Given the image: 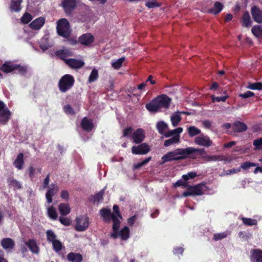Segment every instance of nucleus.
<instances>
[{
	"mask_svg": "<svg viewBox=\"0 0 262 262\" xmlns=\"http://www.w3.org/2000/svg\"><path fill=\"white\" fill-rule=\"evenodd\" d=\"M202 154L204 149L195 148L189 147L185 148H177L176 150L167 152L162 157L163 161L160 163L163 164L165 162L172 161H178L187 158L190 155L195 152Z\"/></svg>",
	"mask_w": 262,
	"mask_h": 262,
	"instance_id": "f257e3e1",
	"label": "nucleus"
},
{
	"mask_svg": "<svg viewBox=\"0 0 262 262\" xmlns=\"http://www.w3.org/2000/svg\"><path fill=\"white\" fill-rule=\"evenodd\" d=\"M171 103V99L165 95L154 99L146 105V108L150 112H157L161 108H168Z\"/></svg>",
	"mask_w": 262,
	"mask_h": 262,
	"instance_id": "f03ea898",
	"label": "nucleus"
},
{
	"mask_svg": "<svg viewBox=\"0 0 262 262\" xmlns=\"http://www.w3.org/2000/svg\"><path fill=\"white\" fill-rule=\"evenodd\" d=\"M74 77L69 74H66L60 79L58 86L60 91L65 93L73 86L74 83Z\"/></svg>",
	"mask_w": 262,
	"mask_h": 262,
	"instance_id": "7ed1b4c3",
	"label": "nucleus"
},
{
	"mask_svg": "<svg viewBox=\"0 0 262 262\" xmlns=\"http://www.w3.org/2000/svg\"><path fill=\"white\" fill-rule=\"evenodd\" d=\"M57 31L58 34L65 38H68L70 35V25L66 18H61L57 22Z\"/></svg>",
	"mask_w": 262,
	"mask_h": 262,
	"instance_id": "20e7f679",
	"label": "nucleus"
},
{
	"mask_svg": "<svg viewBox=\"0 0 262 262\" xmlns=\"http://www.w3.org/2000/svg\"><path fill=\"white\" fill-rule=\"evenodd\" d=\"M89 225V218L86 216H79L76 218L75 229L76 231H84L88 228Z\"/></svg>",
	"mask_w": 262,
	"mask_h": 262,
	"instance_id": "39448f33",
	"label": "nucleus"
},
{
	"mask_svg": "<svg viewBox=\"0 0 262 262\" xmlns=\"http://www.w3.org/2000/svg\"><path fill=\"white\" fill-rule=\"evenodd\" d=\"M11 113L6 105L0 100V123L5 124L11 118Z\"/></svg>",
	"mask_w": 262,
	"mask_h": 262,
	"instance_id": "423d86ee",
	"label": "nucleus"
},
{
	"mask_svg": "<svg viewBox=\"0 0 262 262\" xmlns=\"http://www.w3.org/2000/svg\"><path fill=\"white\" fill-rule=\"evenodd\" d=\"M205 186L204 185L199 184L193 187H189L187 190L183 193V196L186 197L189 195H201L205 191Z\"/></svg>",
	"mask_w": 262,
	"mask_h": 262,
	"instance_id": "0eeeda50",
	"label": "nucleus"
},
{
	"mask_svg": "<svg viewBox=\"0 0 262 262\" xmlns=\"http://www.w3.org/2000/svg\"><path fill=\"white\" fill-rule=\"evenodd\" d=\"M113 210L114 213L112 214V220L113 222V229L116 231L120 227V220L122 219V216L119 213V207L117 205H114Z\"/></svg>",
	"mask_w": 262,
	"mask_h": 262,
	"instance_id": "6e6552de",
	"label": "nucleus"
},
{
	"mask_svg": "<svg viewBox=\"0 0 262 262\" xmlns=\"http://www.w3.org/2000/svg\"><path fill=\"white\" fill-rule=\"evenodd\" d=\"M150 150L149 145L145 143L138 146H133L132 148V152L134 155H145Z\"/></svg>",
	"mask_w": 262,
	"mask_h": 262,
	"instance_id": "1a4fd4ad",
	"label": "nucleus"
},
{
	"mask_svg": "<svg viewBox=\"0 0 262 262\" xmlns=\"http://www.w3.org/2000/svg\"><path fill=\"white\" fill-rule=\"evenodd\" d=\"M194 142L198 145L207 147L210 146L212 144V141L210 139L209 137L204 135L195 138Z\"/></svg>",
	"mask_w": 262,
	"mask_h": 262,
	"instance_id": "9d476101",
	"label": "nucleus"
},
{
	"mask_svg": "<svg viewBox=\"0 0 262 262\" xmlns=\"http://www.w3.org/2000/svg\"><path fill=\"white\" fill-rule=\"evenodd\" d=\"M65 62L71 68L74 69H80L84 65V62L83 60L73 58L65 59Z\"/></svg>",
	"mask_w": 262,
	"mask_h": 262,
	"instance_id": "9b49d317",
	"label": "nucleus"
},
{
	"mask_svg": "<svg viewBox=\"0 0 262 262\" xmlns=\"http://www.w3.org/2000/svg\"><path fill=\"white\" fill-rule=\"evenodd\" d=\"M145 137V133L142 128H138L133 133L132 139L133 142L136 144L141 143Z\"/></svg>",
	"mask_w": 262,
	"mask_h": 262,
	"instance_id": "f8f14e48",
	"label": "nucleus"
},
{
	"mask_svg": "<svg viewBox=\"0 0 262 262\" xmlns=\"http://www.w3.org/2000/svg\"><path fill=\"white\" fill-rule=\"evenodd\" d=\"M17 69H19L20 71L22 70L25 71L26 70V69L24 67L20 68L19 66L12 64L10 62H6L0 68L2 71L7 73L11 72Z\"/></svg>",
	"mask_w": 262,
	"mask_h": 262,
	"instance_id": "ddd939ff",
	"label": "nucleus"
},
{
	"mask_svg": "<svg viewBox=\"0 0 262 262\" xmlns=\"http://www.w3.org/2000/svg\"><path fill=\"white\" fill-rule=\"evenodd\" d=\"M59 190V187L57 185L52 184L49 187L46 194V198L48 203L52 202V197L55 195Z\"/></svg>",
	"mask_w": 262,
	"mask_h": 262,
	"instance_id": "4468645a",
	"label": "nucleus"
},
{
	"mask_svg": "<svg viewBox=\"0 0 262 262\" xmlns=\"http://www.w3.org/2000/svg\"><path fill=\"white\" fill-rule=\"evenodd\" d=\"M251 13L254 20L257 23H262V11L256 6L251 8Z\"/></svg>",
	"mask_w": 262,
	"mask_h": 262,
	"instance_id": "2eb2a0df",
	"label": "nucleus"
},
{
	"mask_svg": "<svg viewBox=\"0 0 262 262\" xmlns=\"http://www.w3.org/2000/svg\"><path fill=\"white\" fill-rule=\"evenodd\" d=\"M45 20L44 17H39L32 21L29 26L33 30H39L44 25Z\"/></svg>",
	"mask_w": 262,
	"mask_h": 262,
	"instance_id": "dca6fc26",
	"label": "nucleus"
},
{
	"mask_svg": "<svg viewBox=\"0 0 262 262\" xmlns=\"http://www.w3.org/2000/svg\"><path fill=\"white\" fill-rule=\"evenodd\" d=\"M62 5L66 12L70 13L74 9L76 6V1L75 0H63Z\"/></svg>",
	"mask_w": 262,
	"mask_h": 262,
	"instance_id": "f3484780",
	"label": "nucleus"
},
{
	"mask_svg": "<svg viewBox=\"0 0 262 262\" xmlns=\"http://www.w3.org/2000/svg\"><path fill=\"white\" fill-rule=\"evenodd\" d=\"M79 42L83 45L88 46L94 41V37L90 33H86L79 38Z\"/></svg>",
	"mask_w": 262,
	"mask_h": 262,
	"instance_id": "a211bd4d",
	"label": "nucleus"
},
{
	"mask_svg": "<svg viewBox=\"0 0 262 262\" xmlns=\"http://www.w3.org/2000/svg\"><path fill=\"white\" fill-rule=\"evenodd\" d=\"M24 160L23 153H19L13 162V165L18 170L22 169L24 167Z\"/></svg>",
	"mask_w": 262,
	"mask_h": 262,
	"instance_id": "6ab92c4d",
	"label": "nucleus"
},
{
	"mask_svg": "<svg viewBox=\"0 0 262 262\" xmlns=\"http://www.w3.org/2000/svg\"><path fill=\"white\" fill-rule=\"evenodd\" d=\"M251 259L253 262H262V251L259 249L251 251Z\"/></svg>",
	"mask_w": 262,
	"mask_h": 262,
	"instance_id": "aec40b11",
	"label": "nucleus"
},
{
	"mask_svg": "<svg viewBox=\"0 0 262 262\" xmlns=\"http://www.w3.org/2000/svg\"><path fill=\"white\" fill-rule=\"evenodd\" d=\"M56 55L65 61L67 57L72 55V52L69 49H63L56 52Z\"/></svg>",
	"mask_w": 262,
	"mask_h": 262,
	"instance_id": "412c9836",
	"label": "nucleus"
},
{
	"mask_svg": "<svg viewBox=\"0 0 262 262\" xmlns=\"http://www.w3.org/2000/svg\"><path fill=\"white\" fill-rule=\"evenodd\" d=\"M223 9V5L219 2H216L213 7L208 10V12L212 13L214 15H216L219 13Z\"/></svg>",
	"mask_w": 262,
	"mask_h": 262,
	"instance_id": "4be33fe9",
	"label": "nucleus"
},
{
	"mask_svg": "<svg viewBox=\"0 0 262 262\" xmlns=\"http://www.w3.org/2000/svg\"><path fill=\"white\" fill-rule=\"evenodd\" d=\"M81 125L82 128L86 131H90L93 128V124L92 120L88 119L86 117H84L82 120Z\"/></svg>",
	"mask_w": 262,
	"mask_h": 262,
	"instance_id": "5701e85b",
	"label": "nucleus"
},
{
	"mask_svg": "<svg viewBox=\"0 0 262 262\" xmlns=\"http://www.w3.org/2000/svg\"><path fill=\"white\" fill-rule=\"evenodd\" d=\"M23 0H12L10 6V9L12 11L19 12L20 11L21 3Z\"/></svg>",
	"mask_w": 262,
	"mask_h": 262,
	"instance_id": "b1692460",
	"label": "nucleus"
},
{
	"mask_svg": "<svg viewBox=\"0 0 262 262\" xmlns=\"http://www.w3.org/2000/svg\"><path fill=\"white\" fill-rule=\"evenodd\" d=\"M58 209L60 213L63 216L69 214L71 211L69 204L67 203H60L59 205Z\"/></svg>",
	"mask_w": 262,
	"mask_h": 262,
	"instance_id": "393cba45",
	"label": "nucleus"
},
{
	"mask_svg": "<svg viewBox=\"0 0 262 262\" xmlns=\"http://www.w3.org/2000/svg\"><path fill=\"white\" fill-rule=\"evenodd\" d=\"M1 244L5 249H12L14 246V241L10 238L3 239L1 242Z\"/></svg>",
	"mask_w": 262,
	"mask_h": 262,
	"instance_id": "a878e982",
	"label": "nucleus"
},
{
	"mask_svg": "<svg viewBox=\"0 0 262 262\" xmlns=\"http://www.w3.org/2000/svg\"><path fill=\"white\" fill-rule=\"evenodd\" d=\"M26 245L28 247L31 251L33 253L37 254L39 252V248L36 243L34 239H30L26 243Z\"/></svg>",
	"mask_w": 262,
	"mask_h": 262,
	"instance_id": "bb28decb",
	"label": "nucleus"
},
{
	"mask_svg": "<svg viewBox=\"0 0 262 262\" xmlns=\"http://www.w3.org/2000/svg\"><path fill=\"white\" fill-rule=\"evenodd\" d=\"M233 129L236 132H243L247 129V126L243 122L236 121L233 124Z\"/></svg>",
	"mask_w": 262,
	"mask_h": 262,
	"instance_id": "cd10ccee",
	"label": "nucleus"
},
{
	"mask_svg": "<svg viewBox=\"0 0 262 262\" xmlns=\"http://www.w3.org/2000/svg\"><path fill=\"white\" fill-rule=\"evenodd\" d=\"M100 213L105 222H110L112 220V213L110 209H102L100 211Z\"/></svg>",
	"mask_w": 262,
	"mask_h": 262,
	"instance_id": "c85d7f7f",
	"label": "nucleus"
},
{
	"mask_svg": "<svg viewBox=\"0 0 262 262\" xmlns=\"http://www.w3.org/2000/svg\"><path fill=\"white\" fill-rule=\"evenodd\" d=\"M202 158L204 160V161L206 162L211 161H222L224 160L223 156L216 155H205L202 156Z\"/></svg>",
	"mask_w": 262,
	"mask_h": 262,
	"instance_id": "c756f323",
	"label": "nucleus"
},
{
	"mask_svg": "<svg viewBox=\"0 0 262 262\" xmlns=\"http://www.w3.org/2000/svg\"><path fill=\"white\" fill-rule=\"evenodd\" d=\"M242 26L245 27H249L251 25V20L249 14L248 12H245L243 15L242 20Z\"/></svg>",
	"mask_w": 262,
	"mask_h": 262,
	"instance_id": "7c9ffc66",
	"label": "nucleus"
},
{
	"mask_svg": "<svg viewBox=\"0 0 262 262\" xmlns=\"http://www.w3.org/2000/svg\"><path fill=\"white\" fill-rule=\"evenodd\" d=\"M68 259L72 262H80L82 257L81 255L78 253H70L67 255Z\"/></svg>",
	"mask_w": 262,
	"mask_h": 262,
	"instance_id": "2f4dec72",
	"label": "nucleus"
},
{
	"mask_svg": "<svg viewBox=\"0 0 262 262\" xmlns=\"http://www.w3.org/2000/svg\"><path fill=\"white\" fill-rule=\"evenodd\" d=\"M251 32L256 37H262V26L259 25L254 26L252 28Z\"/></svg>",
	"mask_w": 262,
	"mask_h": 262,
	"instance_id": "473e14b6",
	"label": "nucleus"
},
{
	"mask_svg": "<svg viewBox=\"0 0 262 262\" xmlns=\"http://www.w3.org/2000/svg\"><path fill=\"white\" fill-rule=\"evenodd\" d=\"M187 131L189 136L191 137L200 135L201 133V130L194 126H189L187 128Z\"/></svg>",
	"mask_w": 262,
	"mask_h": 262,
	"instance_id": "72a5a7b5",
	"label": "nucleus"
},
{
	"mask_svg": "<svg viewBox=\"0 0 262 262\" xmlns=\"http://www.w3.org/2000/svg\"><path fill=\"white\" fill-rule=\"evenodd\" d=\"M180 141V135H176L171 138L166 140L164 142V146H168L171 144L179 143Z\"/></svg>",
	"mask_w": 262,
	"mask_h": 262,
	"instance_id": "f704fd0d",
	"label": "nucleus"
},
{
	"mask_svg": "<svg viewBox=\"0 0 262 262\" xmlns=\"http://www.w3.org/2000/svg\"><path fill=\"white\" fill-rule=\"evenodd\" d=\"M179 113L173 114L171 117V121L173 127L177 126L181 120V117L179 114Z\"/></svg>",
	"mask_w": 262,
	"mask_h": 262,
	"instance_id": "c9c22d12",
	"label": "nucleus"
},
{
	"mask_svg": "<svg viewBox=\"0 0 262 262\" xmlns=\"http://www.w3.org/2000/svg\"><path fill=\"white\" fill-rule=\"evenodd\" d=\"M183 129L182 127H178L174 129L167 132L166 133H165L164 134V136L166 138H168V137H169L173 135V136L176 135H180V134H181L183 132Z\"/></svg>",
	"mask_w": 262,
	"mask_h": 262,
	"instance_id": "e433bc0d",
	"label": "nucleus"
},
{
	"mask_svg": "<svg viewBox=\"0 0 262 262\" xmlns=\"http://www.w3.org/2000/svg\"><path fill=\"white\" fill-rule=\"evenodd\" d=\"M125 57H121L117 60H113L112 61V66L115 69H119L122 66Z\"/></svg>",
	"mask_w": 262,
	"mask_h": 262,
	"instance_id": "4c0bfd02",
	"label": "nucleus"
},
{
	"mask_svg": "<svg viewBox=\"0 0 262 262\" xmlns=\"http://www.w3.org/2000/svg\"><path fill=\"white\" fill-rule=\"evenodd\" d=\"M48 214L49 216L52 220H55L57 219V213L54 207L53 206L48 208Z\"/></svg>",
	"mask_w": 262,
	"mask_h": 262,
	"instance_id": "58836bf2",
	"label": "nucleus"
},
{
	"mask_svg": "<svg viewBox=\"0 0 262 262\" xmlns=\"http://www.w3.org/2000/svg\"><path fill=\"white\" fill-rule=\"evenodd\" d=\"M157 129L161 134H163L165 130L167 129V125L165 122L161 121L159 122L157 124Z\"/></svg>",
	"mask_w": 262,
	"mask_h": 262,
	"instance_id": "ea45409f",
	"label": "nucleus"
},
{
	"mask_svg": "<svg viewBox=\"0 0 262 262\" xmlns=\"http://www.w3.org/2000/svg\"><path fill=\"white\" fill-rule=\"evenodd\" d=\"M47 234V238L48 242L52 243L56 240V235L54 233V232L51 230H49L46 232Z\"/></svg>",
	"mask_w": 262,
	"mask_h": 262,
	"instance_id": "a19ab883",
	"label": "nucleus"
},
{
	"mask_svg": "<svg viewBox=\"0 0 262 262\" xmlns=\"http://www.w3.org/2000/svg\"><path fill=\"white\" fill-rule=\"evenodd\" d=\"M8 183L9 185L11 187H13L14 189H18L21 188V184L19 182L13 179L10 178L8 180Z\"/></svg>",
	"mask_w": 262,
	"mask_h": 262,
	"instance_id": "79ce46f5",
	"label": "nucleus"
},
{
	"mask_svg": "<svg viewBox=\"0 0 262 262\" xmlns=\"http://www.w3.org/2000/svg\"><path fill=\"white\" fill-rule=\"evenodd\" d=\"M129 230L127 227H124L119 232V234L121 238L125 240L129 237Z\"/></svg>",
	"mask_w": 262,
	"mask_h": 262,
	"instance_id": "37998d69",
	"label": "nucleus"
},
{
	"mask_svg": "<svg viewBox=\"0 0 262 262\" xmlns=\"http://www.w3.org/2000/svg\"><path fill=\"white\" fill-rule=\"evenodd\" d=\"M98 77V71L96 69H94L92 71L91 74L89 76V82L90 83L96 81Z\"/></svg>",
	"mask_w": 262,
	"mask_h": 262,
	"instance_id": "c03bdc74",
	"label": "nucleus"
},
{
	"mask_svg": "<svg viewBox=\"0 0 262 262\" xmlns=\"http://www.w3.org/2000/svg\"><path fill=\"white\" fill-rule=\"evenodd\" d=\"M247 88L251 90H260L262 89V83L255 82L253 83H249L247 86Z\"/></svg>",
	"mask_w": 262,
	"mask_h": 262,
	"instance_id": "a18cd8bd",
	"label": "nucleus"
},
{
	"mask_svg": "<svg viewBox=\"0 0 262 262\" xmlns=\"http://www.w3.org/2000/svg\"><path fill=\"white\" fill-rule=\"evenodd\" d=\"M242 220L244 224L248 226H253L257 224V221L250 218L242 217Z\"/></svg>",
	"mask_w": 262,
	"mask_h": 262,
	"instance_id": "49530a36",
	"label": "nucleus"
},
{
	"mask_svg": "<svg viewBox=\"0 0 262 262\" xmlns=\"http://www.w3.org/2000/svg\"><path fill=\"white\" fill-rule=\"evenodd\" d=\"M52 244L53 245V249L56 252H59L61 250L62 248V245L59 240L57 239Z\"/></svg>",
	"mask_w": 262,
	"mask_h": 262,
	"instance_id": "de8ad7c7",
	"label": "nucleus"
},
{
	"mask_svg": "<svg viewBox=\"0 0 262 262\" xmlns=\"http://www.w3.org/2000/svg\"><path fill=\"white\" fill-rule=\"evenodd\" d=\"M32 19V15L29 13H25L21 18V21L23 24L29 23Z\"/></svg>",
	"mask_w": 262,
	"mask_h": 262,
	"instance_id": "09e8293b",
	"label": "nucleus"
},
{
	"mask_svg": "<svg viewBox=\"0 0 262 262\" xmlns=\"http://www.w3.org/2000/svg\"><path fill=\"white\" fill-rule=\"evenodd\" d=\"M255 150L262 149V138L254 140L253 142Z\"/></svg>",
	"mask_w": 262,
	"mask_h": 262,
	"instance_id": "8fccbe9b",
	"label": "nucleus"
},
{
	"mask_svg": "<svg viewBox=\"0 0 262 262\" xmlns=\"http://www.w3.org/2000/svg\"><path fill=\"white\" fill-rule=\"evenodd\" d=\"M228 233L227 232L216 233L213 235V239L215 241H219L225 237H226L228 235Z\"/></svg>",
	"mask_w": 262,
	"mask_h": 262,
	"instance_id": "3c124183",
	"label": "nucleus"
},
{
	"mask_svg": "<svg viewBox=\"0 0 262 262\" xmlns=\"http://www.w3.org/2000/svg\"><path fill=\"white\" fill-rule=\"evenodd\" d=\"M257 166V164L250 162H245L243 163L241 166L240 168H242L243 169H247L251 167H255Z\"/></svg>",
	"mask_w": 262,
	"mask_h": 262,
	"instance_id": "603ef678",
	"label": "nucleus"
},
{
	"mask_svg": "<svg viewBox=\"0 0 262 262\" xmlns=\"http://www.w3.org/2000/svg\"><path fill=\"white\" fill-rule=\"evenodd\" d=\"M145 5L149 8H154L159 6V4L156 0H149L147 1Z\"/></svg>",
	"mask_w": 262,
	"mask_h": 262,
	"instance_id": "864d4df0",
	"label": "nucleus"
},
{
	"mask_svg": "<svg viewBox=\"0 0 262 262\" xmlns=\"http://www.w3.org/2000/svg\"><path fill=\"white\" fill-rule=\"evenodd\" d=\"M151 159V157H148L143 160L142 162L137 163V164L134 165V168L135 169H139L140 167L145 165L147 163H148Z\"/></svg>",
	"mask_w": 262,
	"mask_h": 262,
	"instance_id": "5fc2aeb1",
	"label": "nucleus"
},
{
	"mask_svg": "<svg viewBox=\"0 0 262 262\" xmlns=\"http://www.w3.org/2000/svg\"><path fill=\"white\" fill-rule=\"evenodd\" d=\"M228 95H225V96H223V97H215L214 96H212L211 98H212V102H220V101H223V102H225L227 98H228Z\"/></svg>",
	"mask_w": 262,
	"mask_h": 262,
	"instance_id": "6e6d98bb",
	"label": "nucleus"
},
{
	"mask_svg": "<svg viewBox=\"0 0 262 262\" xmlns=\"http://www.w3.org/2000/svg\"><path fill=\"white\" fill-rule=\"evenodd\" d=\"M196 176V174L195 172H190L188 173L187 174L183 175L182 178L184 180L187 181L189 179L194 178Z\"/></svg>",
	"mask_w": 262,
	"mask_h": 262,
	"instance_id": "4d7b16f0",
	"label": "nucleus"
},
{
	"mask_svg": "<svg viewBox=\"0 0 262 262\" xmlns=\"http://www.w3.org/2000/svg\"><path fill=\"white\" fill-rule=\"evenodd\" d=\"M60 222L64 226H69L71 224V220L67 217H59Z\"/></svg>",
	"mask_w": 262,
	"mask_h": 262,
	"instance_id": "13d9d810",
	"label": "nucleus"
},
{
	"mask_svg": "<svg viewBox=\"0 0 262 262\" xmlns=\"http://www.w3.org/2000/svg\"><path fill=\"white\" fill-rule=\"evenodd\" d=\"M239 96L240 97H241L242 98L246 99V98H248L254 96V93H253V92H252L251 91H247V92H246V93H245L244 94H239Z\"/></svg>",
	"mask_w": 262,
	"mask_h": 262,
	"instance_id": "bf43d9fd",
	"label": "nucleus"
},
{
	"mask_svg": "<svg viewBox=\"0 0 262 262\" xmlns=\"http://www.w3.org/2000/svg\"><path fill=\"white\" fill-rule=\"evenodd\" d=\"M241 171V168H239L238 169H229L227 171H226L225 173L224 174H222L221 176L223 175H229L231 174L236 173L237 172H238Z\"/></svg>",
	"mask_w": 262,
	"mask_h": 262,
	"instance_id": "052dcab7",
	"label": "nucleus"
},
{
	"mask_svg": "<svg viewBox=\"0 0 262 262\" xmlns=\"http://www.w3.org/2000/svg\"><path fill=\"white\" fill-rule=\"evenodd\" d=\"M133 131V128L131 127L125 128L123 130V136L126 137L131 135Z\"/></svg>",
	"mask_w": 262,
	"mask_h": 262,
	"instance_id": "680f3d73",
	"label": "nucleus"
},
{
	"mask_svg": "<svg viewBox=\"0 0 262 262\" xmlns=\"http://www.w3.org/2000/svg\"><path fill=\"white\" fill-rule=\"evenodd\" d=\"M29 175L30 178L32 179L35 176V169L33 166H30L28 168Z\"/></svg>",
	"mask_w": 262,
	"mask_h": 262,
	"instance_id": "e2e57ef3",
	"label": "nucleus"
},
{
	"mask_svg": "<svg viewBox=\"0 0 262 262\" xmlns=\"http://www.w3.org/2000/svg\"><path fill=\"white\" fill-rule=\"evenodd\" d=\"M202 124L204 127L209 129L211 126L212 122L209 120H206L202 121Z\"/></svg>",
	"mask_w": 262,
	"mask_h": 262,
	"instance_id": "0e129e2a",
	"label": "nucleus"
},
{
	"mask_svg": "<svg viewBox=\"0 0 262 262\" xmlns=\"http://www.w3.org/2000/svg\"><path fill=\"white\" fill-rule=\"evenodd\" d=\"M60 196L62 199L68 200L69 196V192L67 190H62L61 192Z\"/></svg>",
	"mask_w": 262,
	"mask_h": 262,
	"instance_id": "69168bd1",
	"label": "nucleus"
},
{
	"mask_svg": "<svg viewBox=\"0 0 262 262\" xmlns=\"http://www.w3.org/2000/svg\"><path fill=\"white\" fill-rule=\"evenodd\" d=\"M175 186H186L187 183L186 181L184 180L183 179V180H180L178 181L174 184Z\"/></svg>",
	"mask_w": 262,
	"mask_h": 262,
	"instance_id": "338daca9",
	"label": "nucleus"
},
{
	"mask_svg": "<svg viewBox=\"0 0 262 262\" xmlns=\"http://www.w3.org/2000/svg\"><path fill=\"white\" fill-rule=\"evenodd\" d=\"M64 111L67 114H73V111L71 106L69 105H66L64 107Z\"/></svg>",
	"mask_w": 262,
	"mask_h": 262,
	"instance_id": "774afa93",
	"label": "nucleus"
}]
</instances>
